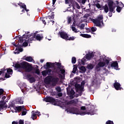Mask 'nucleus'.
Masks as SVG:
<instances>
[{
  "mask_svg": "<svg viewBox=\"0 0 124 124\" xmlns=\"http://www.w3.org/2000/svg\"><path fill=\"white\" fill-rule=\"evenodd\" d=\"M32 38H31L30 37V35H23L22 36L18 37V43H17V45L16 44H14V46H16V47H21L23 46V47H27L28 46L29 43H31V41H32Z\"/></svg>",
  "mask_w": 124,
  "mask_h": 124,
  "instance_id": "obj_1",
  "label": "nucleus"
},
{
  "mask_svg": "<svg viewBox=\"0 0 124 124\" xmlns=\"http://www.w3.org/2000/svg\"><path fill=\"white\" fill-rule=\"evenodd\" d=\"M67 112H69V113H72V114H75L76 115H80V116H84V115H91V116L93 115H94V110H90L89 111L84 112V111H79V109L77 108H67Z\"/></svg>",
  "mask_w": 124,
  "mask_h": 124,
  "instance_id": "obj_2",
  "label": "nucleus"
},
{
  "mask_svg": "<svg viewBox=\"0 0 124 124\" xmlns=\"http://www.w3.org/2000/svg\"><path fill=\"white\" fill-rule=\"evenodd\" d=\"M93 22L95 24L96 27L99 28H103L104 23H103V16L102 15H98L96 19H93Z\"/></svg>",
  "mask_w": 124,
  "mask_h": 124,
  "instance_id": "obj_3",
  "label": "nucleus"
},
{
  "mask_svg": "<svg viewBox=\"0 0 124 124\" xmlns=\"http://www.w3.org/2000/svg\"><path fill=\"white\" fill-rule=\"evenodd\" d=\"M28 63H29V62H23L20 63H16L15 64V68H17V69H19V68H22L25 70Z\"/></svg>",
  "mask_w": 124,
  "mask_h": 124,
  "instance_id": "obj_4",
  "label": "nucleus"
},
{
  "mask_svg": "<svg viewBox=\"0 0 124 124\" xmlns=\"http://www.w3.org/2000/svg\"><path fill=\"white\" fill-rule=\"evenodd\" d=\"M115 4L116 5V11L118 12V13H120L121 11H122V9H123V7H124V4L122 2H120L118 0H116L115 1Z\"/></svg>",
  "mask_w": 124,
  "mask_h": 124,
  "instance_id": "obj_5",
  "label": "nucleus"
},
{
  "mask_svg": "<svg viewBox=\"0 0 124 124\" xmlns=\"http://www.w3.org/2000/svg\"><path fill=\"white\" fill-rule=\"evenodd\" d=\"M66 93L69 95L70 99H73L75 97V91L72 89L70 91L68 88H67Z\"/></svg>",
  "mask_w": 124,
  "mask_h": 124,
  "instance_id": "obj_6",
  "label": "nucleus"
},
{
  "mask_svg": "<svg viewBox=\"0 0 124 124\" xmlns=\"http://www.w3.org/2000/svg\"><path fill=\"white\" fill-rule=\"evenodd\" d=\"M30 37L31 38H32V41L34 40V38H35L36 40H38L39 41H40V40H42V39H43V36H40V35H39V34L36 35V33H35L31 34Z\"/></svg>",
  "mask_w": 124,
  "mask_h": 124,
  "instance_id": "obj_7",
  "label": "nucleus"
},
{
  "mask_svg": "<svg viewBox=\"0 0 124 124\" xmlns=\"http://www.w3.org/2000/svg\"><path fill=\"white\" fill-rule=\"evenodd\" d=\"M19 107H21L20 110L15 111L16 113H20V112H21V116H26L28 110L25 108L24 106H19Z\"/></svg>",
  "mask_w": 124,
  "mask_h": 124,
  "instance_id": "obj_8",
  "label": "nucleus"
},
{
  "mask_svg": "<svg viewBox=\"0 0 124 124\" xmlns=\"http://www.w3.org/2000/svg\"><path fill=\"white\" fill-rule=\"evenodd\" d=\"M58 34L60 36V37L61 38H62V39H64L65 40H66V39H67V38H68V35L67 34V33H66V32L64 31H60Z\"/></svg>",
  "mask_w": 124,
  "mask_h": 124,
  "instance_id": "obj_9",
  "label": "nucleus"
},
{
  "mask_svg": "<svg viewBox=\"0 0 124 124\" xmlns=\"http://www.w3.org/2000/svg\"><path fill=\"white\" fill-rule=\"evenodd\" d=\"M45 100L46 102H50V103H56V99L54 98L53 97L51 96H46L45 98Z\"/></svg>",
  "mask_w": 124,
  "mask_h": 124,
  "instance_id": "obj_10",
  "label": "nucleus"
},
{
  "mask_svg": "<svg viewBox=\"0 0 124 124\" xmlns=\"http://www.w3.org/2000/svg\"><path fill=\"white\" fill-rule=\"evenodd\" d=\"M6 108H7V105H6V103L4 101H0V110H6Z\"/></svg>",
  "mask_w": 124,
  "mask_h": 124,
  "instance_id": "obj_11",
  "label": "nucleus"
},
{
  "mask_svg": "<svg viewBox=\"0 0 124 124\" xmlns=\"http://www.w3.org/2000/svg\"><path fill=\"white\" fill-rule=\"evenodd\" d=\"M114 88L116 91H121L123 88L121 87V84L117 82V80H115V83L113 84Z\"/></svg>",
  "mask_w": 124,
  "mask_h": 124,
  "instance_id": "obj_12",
  "label": "nucleus"
},
{
  "mask_svg": "<svg viewBox=\"0 0 124 124\" xmlns=\"http://www.w3.org/2000/svg\"><path fill=\"white\" fill-rule=\"evenodd\" d=\"M58 82H59V78H55L52 77L51 78L52 86H53V87L57 86Z\"/></svg>",
  "mask_w": 124,
  "mask_h": 124,
  "instance_id": "obj_13",
  "label": "nucleus"
},
{
  "mask_svg": "<svg viewBox=\"0 0 124 124\" xmlns=\"http://www.w3.org/2000/svg\"><path fill=\"white\" fill-rule=\"evenodd\" d=\"M52 76H48L46 77L45 78L44 82L45 84H46L47 85H50L51 84V82H52Z\"/></svg>",
  "mask_w": 124,
  "mask_h": 124,
  "instance_id": "obj_14",
  "label": "nucleus"
},
{
  "mask_svg": "<svg viewBox=\"0 0 124 124\" xmlns=\"http://www.w3.org/2000/svg\"><path fill=\"white\" fill-rule=\"evenodd\" d=\"M33 69V67H32V66H31V65L29 63L27 64L26 67H25V69H24L26 72H31V71H32Z\"/></svg>",
  "mask_w": 124,
  "mask_h": 124,
  "instance_id": "obj_15",
  "label": "nucleus"
},
{
  "mask_svg": "<svg viewBox=\"0 0 124 124\" xmlns=\"http://www.w3.org/2000/svg\"><path fill=\"white\" fill-rule=\"evenodd\" d=\"M9 107H11V108H13V109L15 110L16 112H17V111H20V110H21V107H16L15 106V104L13 103H12L11 104H10Z\"/></svg>",
  "mask_w": 124,
  "mask_h": 124,
  "instance_id": "obj_16",
  "label": "nucleus"
},
{
  "mask_svg": "<svg viewBox=\"0 0 124 124\" xmlns=\"http://www.w3.org/2000/svg\"><path fill=\"white\" fill-rule=\"evenodd\" d=\"M106 63L105 62H103L102 61L98 63V64L96 65V69H99L100 67H103L105 66Z\"/></svg>",
  "mask_w": 124,
  "mask_h": 124,
  "instance_id": "obj_17",
  "label": "nucleus"
},
{
  "mask_svg": "<svg viewBox=\"0 0 124 124\" xmlns=\"http://www.w3.org/2000/svg\"><path fill=\"white\" fill-rule=\"evenodd\" d=\"M76 91L77 92H79V91H83L84 90V87L81 86L79 84H77L75 85Z\"/></svg>",
  "mask_w": 124,
  "mask_h": 124,
  "instance_id": "obj_18",
  "label": "nucleus"
},
{
  "mask_svg": "<svg viewBox=\"0 0 124 124\" xmlns=\"http://www.w3.org/2000/svg\"><path fill=\"white\" fill-rule=\"evenodd\" d=\"M94 55H93V53H89L88 54H86L85 55L86 60H88V61H90L92 58H93Z\"/></svg>",
  "mask_w": 124,
  "mask_h": 124,
  "instance_id": "obj_19",
  "label": "nucleus"
},
{
  "mask_svg": "<svg viewBox=\"0 0 124 124\" xmlns=\"http://www.w3.org/2000/svg\"><path fill=\"white\" fill-rule=\"evenodd\" d=\"M77 102H78V99H74V100H72L70 101L67 102V105L77 104Z\"/></svg>",
  "mask_w": 124,
  "mask_h": 124,
  "instance_id": "obj_20",
  "label": "nucleus"
},
{
  "mask_svg": "<svg viewBox=\"0 0 124 124\" xmlns=\"http://www.w3.org/2000/svg\"><path fill=\"white\" fill-rule=\"evenodd\" d=\"M26 56H24V59H25V61H27V62H34V60L33 59H32V57L31 56H27L26 57Z\"/></svg>",
  "mask_w": 124,
  "mask_h": 124,
  "instance_id": "obj_21",
  "label": "nucleus"
},
{
  "mask_svg": "<svg viewBox=\"0 0 124 124\" xmlns=\"http://www.w3.org/2000/svg\"><path fill=\"white\" fill-rule=\"evenodd\" d=\"M27 78L29 79L30 83H34L35 82V78L33 77H31V75H27Z\"/></svg>",
  "mask_w": 124,
  "mask_h": 124,
  "instance_id": "obj_22",
  "label": "nucleus"
},
{
  "mask_svg": "<svg viewBox=\"0 0 124 124\" xmlns=\"http://www.w3.org/2000/svg\"><path fill=\"white\" fill-rule=\"evenodd\" d=\"M111 67H114V69L118 70V68H119V64H118V62L117 61L114 62H112L111 64Z\"/></svg>",
  "mask_w": 124,
  "mask_h": 124,
  "instance_id": "obj_23",
  "label": "nucleus"
},
{
  "mask_svg": "<svg viewBox=\"0 0 124 124\" xmlns=\"http://www.w3.org/2000/svg\"><path fill=\"white\" fill-rule=\"evenodd\" d=\"M102 9L104 10L105 13H108L109 12V7H108V5L107 4H105L102 7Z\"/></svg>",
  "mask_w": 124,
  "mask_h": 124,
  "instance_id": "obj_24",
  "label": "nucleus"
},
{
  "mask_svg": "<svg viewBox=\"0 0 124 124\" xmlns=\"http://www.w3.org/2000/svg\"><path fill=\"white\" fill-rule=\"evenodd\" d=\"M16 102L17 104H23L24 101L22 99V97H18L16 99Z\"/></svg>",
  "mask_w": 124,
  "mask_h": 124,
  "instance_id": "obj_25",
  "label": "nucleus"
},
{
  "mask_svg": "<svg viewBox=\"0 0 124 124\" xmlns=\"http://www.w3.org/2000/svg\"><path fill=\"white\" fill-rule=\"evenodd\" d=\"M50 63L51 62H46V64L44 65V68H45V69H49V68H51Z\"/></svg>",
  "mask_w": 124,
  "mask_h": 124,
  "instance_id": "obj_26",
  "label": "nucleus"
},
{
  "mask_svg": "<svg viewBox=\"0 0 124 124\" xmlns=\"http://www.w3.org/2000/svg\"><path fill=\"white\" fill-rule=\"evenodd\" d=\"M55 63H56L55 64V65H57V68H59V69H63V67H64V66L62 65V63L60 62H55Z\"/></svg>",
  "mask_w": 124,
  "mask_h": 124,
  "instance_id": "obj_27",
  "label": "nucleus"
},
{
  "mask_svg": "<svg viewBox=\"0 0 124 124\" xmlns=\"http://www.w3.org/2000/svg\"><path fill=\"white\" fill-rule=\"evenodd\" d=\"M80 36L84 37V38H91L92 37V36L88 34H80Z\"/></svg>",
  "mask_w": 124,
  "mask_h": 124,
  "instance_id": "obj_28",
  "label": "nucleus"
},
{
  "mask_svg": "<svg viewBox=\"0 0 124 124\" xmlns=\"http://www.w3.org/2000/svg\"><path fill=\"white\" fill-rule=\"evenodd\" d=\"M93 67H94V66L93 64L90 63L87 65V66L86 67L87 68H88L89 70H92V69H93Z\"/></svg>",
  "mask_w": 124,
  "mask_h": 124,
  "instance_id": "obj_29",
  "label": "nucleus"
},
{
  "mask_svg": "<svg viewBox=\"0 0 124 124\" xmlns=\"http://www.w3.org/2000/svg\"><path fill=\"white\" fill-rule=\"evenodd\" d=\"M31 114V118L32 120H34L37 119V117L36 116V114L35 113L34 111H32Z\"/></svg>",
  "mask_w": 124,
  "mask_h": 124,
  "instance_id": "obj_30",
  "label": "nucleus"
},
{
  "mask_svg": "<svg viewBox=\"0 0 124 124\" xmlns=\"http://www.w3.org/2000/svg\"><path fill=\"white\" fill-rule=\"evenodd\" d=\"M107 2L108 3V7L110 6H113V4H114V1L110 0H108L107 1Z\"/></svg>",
  "mask_w": 124,
  "mask_h": 124,
  "instance_id": "obj_31",
  "label": "nucleus"
},
{
  "mask_svg": "<svg viewBox=\"0 0 124 124\" xmlns=\"http://www.w3.org/2000/svg\"><path fill=\"white\" fill-rule=\"evenodd\" d=\"M48 18L49 19V20H51V19H54L55 18V15L52 14L51 16H47L46 17V20H47Z\"/></svg>",
  "mask_w": 124,
  "mask_h": 124,
  "instance_id": "obj_32",
  "label": "nucleus"
},
{
  "mask_svg": "<svg viewBox=\"0 0 124 124\" xmlns=\"http://www.w3.org/2000/svg\"><path fill=\"white\" fill-rule=\"evenodd\" d=\"M108 11H109V12H113V13H115V7H114L113 6L108 7Z\"/></svg>",
  "mask_w": 124,
  "mask_h": 124,
  "instance_id": "obj_33",
  "label": "nucleus"
},
{
  "mask_svg": "<svg viewBox=\"0 0 124 124\" xmlns=\"http://www.w3.org/2000/svg\"><path fill=\"white\" fill-rule=\"evenodd\" d=\"M17 4H18V5H19V6L20 7H21L22 8H23V9L25 8L26 6V4H23L22 2H19V3H17Z\"/></svg>",
  "mask_w": 124,
  "mask_h": 124,
  "instance_id": "obj_34",
  "label": "nucleus"
},
{
  "mask_svg": "<svg viewBox=\"0 0 124 124\" xmlns=\"http://www.w3.org/2000/svg\"><path fill=\"white\" fill-rule=\"evenodd\" d=\"M71 29L73 31H74V32H75L76 33H77V32H79V31H78V30L76 29L75 27L73 26L71 27Z\"/></svg>",
  "mask_w": 124,
  "mask_h": 124,
  "instance_id": "obj_35",
  "label": "nucleus"
},
{
  "mask_svg": "<svg viewBox=\"0 0 124 124\" xmlns=\"http://www.w3.org/2000/svg\"><path fill=\"white\" fill-rule=\"evenodd\" d=\"M78 66L76 65H74V68L72 71V73H74L75 74V73H76V72L77 71V68H78Z\"/></svg>",
  "mask_w": 124,
  "mask_h": 124,
  "instance_id": "obj_36",
  "label": "nucleus"
},
{
  "mask_svg": "<svg viewBox=\"0 0 124 124\" xmlns=\"http://www.w3.org/2000/svg\"><path fill=\"white\" fill-rule=\"evenodd\" d=\"M7 73H8V74H10V75H12L13 74V70L11 69H8L7 70Z\"/></svg>",
  "mask_w": 124,
  "mask_h": 124,
  "instance_id": "obj_37",
  "label": "nucleus"
},
{
  "mask_svg": "<svg viewBox=\"0 0 124 124\" xmlns=\"http://www.w3.org/2000/svg\"><path fill=\"white\" fill-rule=\"evenodd\" d=\"M60 70L61 69H59V68H54V71L55 73H57V74H59L60 73Z\"/></svg>",
  "mask_w": 124,
  "mask_h": 124,
  "instance_id": "obj_38",
  "label": "nucleus"
},
{
  "mask_svg": "<svg viewBox=\"0 0 124 124\" xmlns=\"http://www.w3.org/2000/svg\"><path fill=\"white\" fill-rule=\"evenodd\" d=\"M80 70H81L82 72H86L87 69H86V67L83 66H81L80 68Z\"/></svg>",
  "mask_w": 124,
  "mask_h": 124,
  "instance_id": "obj_39",
  "label": "nucleus"
},
{
  "mask_svg": "<svg viewBox=\"0 0 124 124\" xmlns=\"http://www.w3.org/2000/svg\"><path fill=\"white\" fill-rule=\"evenodd\" d=\"M76 37L74 36H72V37H69L68 36V38H67L66 40H69V41H73L74 40V39H75Z\"/></svg>",
  "mask_w": 124,
  "mask_h": 124,
  "instance_id": "obj_40",
  "label": "nucleus"
},
{
  "mask_svg": "<svg viewBox=\"0 0 124 124\" xmlns=\"http://www.w3.org/2000/svg\"><path fill=\"white\" fill-rule=\"evenodd\" d=\"M79 64H83V65H85V62H86L85 60H81L78 62Z\"/></svg>",
  "mask_w": 124,
  "mask_h": 124,
  "instance_id": "obj_41",
  "label": "nucleus"
},
{
  "mask_svg": "<svg viewBox=\"0 0 124 124\" xmlns=\"http://www.w3.org/2000/svg\"><path fill=\"white\" fill-rule=\"evenodd\" d=\"M72 18V17L71 16H68L67 17V22H68V25H69V24H70V23H71Z\"/></svg>",
  "mask_w": 124,
  "mask_h": 124,
  "instance_id": "obj_42",
  "label": "nucleus"
},
{
  "mask_svg": "<svg viewBox=\"0 0 124 124\" xmlns=\"http://www.w3.org/2000/svg\"><path fill=\"white\" fill-rule=\"evenodd\" d=\"M4 92V90L2 89H0V98H1V95L3 94V93Z\"/></svg>",
  "mask_w": 124,
  "mask_h": 124,
  "instance_id": "obj_43",
  "label": "nucleus"
},
{
  "mask_svg": "<svg viewBox=\"0 0 124 124\" xmlns=\"http://www.w3.org/2000/svg\"><path fill=\"white\" fill-rule=\"evenodd\" d=\"M72 63H76V58L72 57Z\"/></svg>",
  "mask_w": 124,
  "mask_h": 124,
  "instance_id": "obj_44",
  "label": "nucleus"
},
{
  "mask_svg": "<svg viewBox=\"0 0 124 124\" xmlns=\"http://www.w3.org/2000/svg\"><path fill=\"white\" fill-rule=\"evenodd\" d=\"M42 74L43 75V76H47V71L46 70L45 71H43V72H42Z\"/></svg>",
  "mask_w": 124,
  "mask_h": 124,
  "instance_id": "obj_45",
  "label": "nucleus"
},
{
  "mask_svg": "<svg viewBox=\"0 0 124 124\" xmlns=\"http://www.w3.org/2000/svg\"><path fill=\"white\" fill-rule=\"evenodd\" d=\"M106 124H114V122L111 120H108L106 122Z\"/></svg>",
  "mask_w": 124,
  "mask_h": 124,
  "instance_id": "obj_46",
  "label": "nucleus"
},
{
  "mask_svg": "<svg viewBox=\"0 0 124 124\" xmlns=\"http://www.w3.org/2000/svg\"><path fill=\"white\" fill-rule=\"evenodd\" d=\"M6 71V70H5V69L4 68L1 69V70L0 71V75H1V74H2V73H4V72H5Z\"/></svg>",
  "mask_w": 124,
  "mask_h": 124,
  "instance_id": "obj_47",
  "label": "nucleus"
},
{
  "mask_svg": "<svg viewBox=\"0 0 124 124\" xmlns=\"http://www.w3.org/2000/svg\"><path fill=\"white\" fill-rule=\"evenodd\" d=\"M85 28V25L84 24H81L79 26L80 30H84Z\"/></svg>",
  "mask_w": 124,
  "mask_h": 124,
  "instance_id": "obj_48",
  "label": "nucleus"
},
{
  "mask_svg": "<svg viewBox=\"0 0 124 124\" xmlns=\"http://www.w3.org/2000/svg\"><path fill=\"white\" fill-rule=\"evenodd\" d=\"M96 7H97V8H98V9H99L100 8H101V5H100V4L97 3V4H95Z\"/></svg>",
  "mask_w": 124,
  "mask_h": 124,
  "instance_id": "obj_49",
  "label": "nucleus"
},
{
  "mask_svg": "<svg viewBox=\"0 0 124 124\" xmlns=\"http://www.w3.org/2000/svg\"><path fill=\"white\" fill-rule=\"evenodd\" d=\"M23 51V48H19L17 52L15 51L14 53L15 54H19V53H20V52H22Z\"/></svg>",
  "mask_w": 124,
  "mask_h": 124,
  "instance_id": "obj_50",
  "label": "nucleus"
},
{
  "mask_svg": "<svg viewBox=\"0 0 124 124\" xmlns=\"http://www.w3.org/2000/svg\"><path fill=\"white\" fill-rule=\"evenodd\" d=\"M93 84H95V85H97L98 84V81H97V79H95L93 80Z\"/></svg>",
  "mask_w": 124,
  "mask_h": 124,
  "instance_id": "obj_51",
  "label": "nucleus"
},
{
  "mask_svg": "<svg viewBox=\"0 0 124 124\" xmlns=\"http://www.w3.org/2000/svg\"><path fill=\"white\" fill-rule=\"evenodd\" d=\"M105 62L107 65H108L109 63H110V61H109L108 59H106L105 60Z\"/></svg>",
  "mask_w": 124,
  "mask_h": 124,
  "instance_id": "obj_52",
  "label": "nucleus"
},
{
  "mask_svg": "<svg viewBox=\"0 0 124 124\" xmlns=\"http://www.w3.org/2000/svg\"><path fill=\"white\" fill-rule=\"evenodd\" d=\"M96 30H97L96 27H92V28H91V31L93 32H94V31H96Z\"/></svg>",
  "mask_w": 124,
  "mask_h": 124,
  "instance_id": "obj_53",
  "label": "nucleus"
},
{
  "mask_svg": "<svg viewBox=\"0 0 124 124\" xmlns=\"http://www.w3.org/2000/svg\"><path fill=\"white\" fill-rule=\"evenodd\" d=\"M5 78H10V74L6 73L5 75Z\"/></svg>",
  "mask_w": 124,
  "mask_h": 124,
  "instance_id": "obj_54",
  "label": "nucleus"
},
{
  "mask_svg": "<svg viewBox=\"0 0 124 124\" xmlns=\"http://www.w3.org/2000/svg\"><path fill=\"white\" fill-rule=\"evenodd\" d=\"M45 19H46V17H44L42 20V22H43V24H44V25H46V21H45Z\"/></svg>",
  "mask_w": 124,
  "mask_h": 124,
  "instance_id": "obj_55",
  "label": "nucleus"
},
{
  "mask_svg": "<svg viewBox=\"0 0 124 124\" xmlns=\"http://www.w3.org/2000/svg\"><path fill=\"white\" fill-rule=\"evenodd\" d=\"M60 72L62 74H64L65 73V70L64 69H60Z\"/></svg>",
  "mask_w": 124,
  "mask_h": 124,
  "instance_id": "obj_56",
  "label": "nucleus"
},
{
  "mask_svg": "<svg viewBox=\"0 0 124 124\" xmlns=\"http://www.w3.org/2000/svg\"><path fill=\"white\" fill-rule=\"evenodd\" d=\"M47 74H50L51 72H52V70L50 69H48V70H46Z\"/></svg>",
  "mask_w": 124,
  "mask_h": 124,
  "instance_id": "obj_57",
  "label": "nucleus"
},
{
  "mask_svg": "<svg viewBox=\"0 0 124 124\" xmlns=\"http://www.w3.org/2000/svg\"><path fill=\"white\" fill-rule=\"evenodd\" d=\"M18 123L19 124H24V120H19Z\"/></svg>",
  "mask_w": 124,
  "mask_h": 124,
  "instance_id": "obj_58",
  "label": "nucleus"
},
{
  "mask_svg": "<svg viewBox=\"0 0 124 124\" xmlns=\"http://www.w3.org/2000/svg\"><path fill=\"white\" fill-rule=\"evenodd\" d=\"M83 92H84V90L79 91V92L78 93H79L78 94L79 96H81V95H82V94L83 93Z\"/></svg>",
  "mask_w": 124,
  "mask_h": 124,
  "instance_id": "obj_59",
  "label": "nucleus"
},
{
  "mask_svg": "<svg viewBox=\"0 0 124 124\" xmlns=\"http://www.w3.org/2000/svg\"><path fill=\"white\" fill-rule=\"evenodd\" d=\"M80 80V77H76L75 78V81H77V82H78Z\"/></svg>",
  "mask_w": 124,
  "mask_h": 124,
  "instance_id": "obj_60",
  "label": "nucleus"
},
{
  "mask_svg": "<svg viewBox=\"0 0 124 124\" xmlns=\"http://www.w3.org/2000/svg\"><path fill=\"white\" fill-rule=\"evenodd\" d=\"M86 29V32H87V33H89V32H91V29H90V28H85Z\"/></svg>",
  "mask_w": 124,
  "mask_h": 124,
  "instance_id": "obj_61",
  "label": "nucleus"
},
{
  "mask_svg": "<svg viewBox=\"0 0 124 124\" xmlns=\"http://www.w3.org/2000/svg\"><path fill=\"white\" fill-rule=\"evenodd\" d=\"M50 66L51 68H52V67H55V63L50 62Z\"/></svg>",
  "mask_w": 124,
  "mask_h": 124,
  "instance_id": "obj_62",
  "label": "nucleus"
},
{
  "mask_svg": "<svg viewBox=\"0 0 124 124\" xmlns=\"http://www.w3.org/2000/svg\"><path fill=\"white\" fill-rule=\"evenodd\" d=\"M113 13L112 12H109L108 14V15L109 16V17H112V15H113Z\"/></svg>",
  "mask_w": 124,
  "mask_h": 124,
  "instance_id": "obj_63",
  "label": "nucleus"
},
{
  "mask_svg": "<svg viewBox=\"0 0 124 124\" xmlns=\"http://www.w3.org/2000/svg\"><path fill=\"white\" fill-rule=\"evenodd\" d=\"M56 90H57V91L59 92V93L61 92V87H57Z\"/></svg>",
  "mask_w": 124,
  "mask_h": 124,
  "instance_id": "obj_64",
  "label": "nucleus"
}]
</instances>
